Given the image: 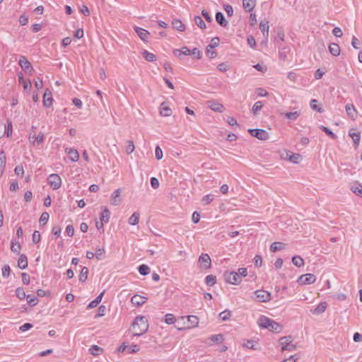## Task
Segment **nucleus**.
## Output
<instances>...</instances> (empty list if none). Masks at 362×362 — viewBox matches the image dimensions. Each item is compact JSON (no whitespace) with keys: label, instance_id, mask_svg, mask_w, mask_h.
I'll use <instances>...</instances> for the list:
<instances>
[{"label":"nucleus","instance_id":"obj_1","mask_svg":"<svg viewBox=\"0 0 362 362\" xmlns=\"http://www.w3.org/2000/svg\"><path fill=\"white\" fill-rule=\"evenodd\" d=\"M168 325H174L178 330L194 328L199 323V318H163Z\"/></svg>","mask_w":362,"mask_h":362},{"label":"nucleus","instance_id":"obj_2","mask_svg":"<svg viewBox=\"0 0 362 362\" xmlns=\"http://www.w3.org/2000/svg\"><path fill=\"white\" fill-rule=\"evenodd\" d=\"M148 329L147 318H134L132 324V332L134 336H141Z\"/></svg>","mask_w":362,"mask_h":362},{"label":"nucleus","instance_id":"obj_3","mask_svg":"<svg viewBox=\"0 0 362 362\" xmlns=\"http://www.w3.org/2000/svg\"><path fill=\"white\" fill-rule=\"evenodd\" d=\"M258 325L269 331L279 332L281 330L280 325L270 318H259Z\"/></svg>","mask_w":362,"mask_h":362},{"label":"nucleus","instance_id":"obj_4","mask_svg":"<svg viewBox=\"0 0 362 362\" xmlns=\"http://www.w3.org/2000/svg\"><path fill=\"white\" fill-rule=\"evenodd\" d=\"M293 339L291 335L281 337L279 340V345L281 346V351L284 352V351H295L297 348V346L293 344Z\"/></svg>","mask_w":362,"mask_h":362},{"label":"nucleus","instance_id":"obj_5","mask_svg":"<svg viewBox=\"0 0 362 362\" xmlns=\"http://www.w3.org/2000/svg\"><path fill=\"white\" fill-rule=\"evenodd\" d=\"M224 280L230 284L237 285L241 282V279H240V274L235 272H228L226 271L223 273Z\"/></svg>","mask_w":362,"mask_h":362},{"label":"nucleus","instance_id":"obj_6","mask_svg":"<svg viewBox=\"0 0 362 362\" xmlns=\"http://www.w3.org/2000/svg\"><path fill=\"white\" fill-rule=\"evenodd\" d=\"M13 134V124L10 119H7L6 124H0V138L4 137L5 135L7 137H11Z\"/></svg>","mask_w":362,"mask_h":362},{"label":"nucleus","instance_id":"obj_7","mask_svg":"<svg viewBox=\"0 0 362 362\" xmlns=\"http://www.w3.org/2000/svg\"><path fill=\"white\" fill-rule=\"evenodd\" d=\"M48 184L54 189L57 190L62 186V179L58 174H51L47 178Z\"/></svg>","mask_w":362,"mask_h":362},{"label":"nucleus","instance_id":"obj_8","mask_svg":"<svg viewBox=\"0 0 362 362\" xmlns=\"http://www.w3.org/2000/svg\"><path fill=\"white\" fill-rule=\"evenodd\" d=\"M248 132L251 136L262 141H266L269 137V133L266 130L262 129H250Z\"/></svg>","mask_w":362,"mask_h":362},{"label":"nucleus","instance_id":"obj_9","mask_svg":"<svg viewBox=\"0 0 362 362\" xmlns=\"http://www.w3.org/2000/svg\"><path fill=\"white\" fill-rule=\"evenodd\" d=\"M198 262L200 264V267L203 269H207L211 267V257L208 254L202 253L198 259Z\"/></svg>","mask_w":362,"mask_h":362},{"label":"nucleus","instance_id":"obj_10","mask_svg":"<svg viewBox=\"0 0 362 362\" xmlns=\"http://www.w3.org/2000/svg\"><path fill=\"white\" fill-rule=\"evenodd\" d=\"M315 276L310 273L301 275L298 279V282L301 285L312 284L315 283Z\"/></svg>","mask_w":362,"mask_h":362},{"label":"nucleus","instance_id":"obj_11","mask_svg":"<svg viewBox=\"0 0 362 362\" xmlns=\"http://www.w3.org/2000/svg\"><path fill=\"white\" fill-rule=\"evenodd\" d=\"M255 298L259 302H267L270 300L271 294L264 290H257L255 292Z\"/></svg>","mask_w":362,"mask_h":362},{"label":"nucleus","instance_id":"obj_12","mask_svg":"<svg viewBox=\"0 0 362 362\" xmlns=\"http://www.w3.org/2000/svg\"><path fill=\"white\" fill-rule=\"evenodd\" d=\"M53 98L51 91L47 88L43 95V105L45 107H50L52 105Z\"/></svg>","mask_w":362,"mask_h":362},{"label":"nucleus","instance_id":"obj_13","mask_svg":"<svg viewBox=\"0 0 362 362\" xmlns=\"http://www.w3.org/2000/svg\"><path fill=\"white\" fill-rule=\"evenodd\" d=\"M18 64L20 65L21 69L25 71H27L29 70L30 72V71H33L31 64L28 62L27 58L24 56H21L20 57L19 61H18Z\"/></svg>","mask_w":362,"mask_h":362},{"label":"nucleus","instance_id":"obj_14","mask_svg":"<svg viewBox=\"0 0 362 362\" xmlns=\"http://www.w3.org/2000/svg\"><path fill=\"white\" fill-rule=\"evenodd\" d=\"M134 30L138 36L144 42H147L150 36V33L144 28L139 27H134Z\"/></svg>","mask_w":362,"mask_h":362},{"label":"nucleus","instance_id":"obj_15","mask_svg":"<svg viewBox=\"0 0 362 362\" xmlns=\"http://www.w3.org/2000/svg\"><path fill=\"white\" fill-rule=\"evenodd\" d=\"M65 152L69 155V158L73 162H76L79 159V153L77 150L71 148H66Z\"/></svg>","mask_w":362,"mask_h":362},{"label":"nucleus","instance_id":"obj_16","mask_svg":"<svg viewBox=\"0 0 362 362\" xmlns=\"http://www.w3.org/2000/svg\"><path fill=\"white\" fill-rule=\"evenodd\" d=\"M256 6V0H243V6L245 12H251Z\"/></svg>","mask_w":362,"mask_h":362},{"label":"nucleus","instance_id":"obj_17","mask_svg":"<svg viewBox=\"0 0 362 362\" xmlns=\"http://www.w3.org/2000/svg\"><path fill=\"white\" fill-rule=\"evenodd\" d=\"M216 21L222 27L226 28L228 25V21L226 19L222 12L218 11L216 13Z\"/></svg>","mask_w":362,"mask_h":362},{"label":"nucleus","instance_id":"obj_18","mask_svg":"<svg viewBox=\"0 0 362 362\" xmlns=\"http://www.w3.org/2000/svg\"><path fill=\"white\" fill-rule=\"evenodd\" d=\"M347 115L351 119H355L357 115V110L353 104H347L345 107Z\"/></svg>","mask_w":362,"mask_h":362},{"label":"nucleus","instance_id":"obj_19","mask_svg":"<svg viewBox=\"0 0 362 362\" xmlns=\"http://www.w3.org/2000/svg\"><path fill=\"white\" fill-rule=\"evenodd\" d=\"M120 193L121 192L119 189H117L114 191L111 196V204L114 206H117L121 202L119 199Z\"/></svg>","mask_w":362,"mask_h":362},{"label":"nucleus","instance_id":"obj_20","mask_svg":"<svg viewBox=\"0 0 362 362\" xmlns=\"http://www.w3.org/2000/svg\"><path fill=\"white\" fill-rule=\"evenodd\" d=\"M209 107L215 112H222L224 110L223 105L221 103H218L214 100H209Z\"/></svg>","mask_w":362,"mask_h":362},{"label":"nucleus","instance_id":"obj_21","mask_svg":"<svg viewBox=\"0 0 362 362\" xmlns=\"http://www.w3.org/2000/svg\"><path fill=\"white\" fill-rule=\"evenodd\" d=\"M44 134L42 132H40L37 136L31 135L29 136V141L30 143L34 144L35 141L37 144H40L44 141Z\"/></svg>","mask_w":362,"mask_h":362},{"label":"nucleus","instance_id":"obj_22","mask_svg":"<svg viewBox=\"0 0 362 362\" xmlns=\"http://www.w3.org/2000/svg\"><path fill=\"white\" fill-rule=\"evenodd\" d=\"M131 302L132 304L140 306L145 303L146 298L144 296H139V295H134L132 299Z\"/></svg>","mask_w":362,"mask_h":362},{"label":"nucleus","instance_id":"obj_23","mask_svg":"<svg viewBox=\"0 0 362 362\" xmlns=\"http://www.w3.org/2000/svg\"><path fill=\"white\" fill-rule=\"evenodd\" d=\"M269 26L268 21L264 20L260 22L259 29L262 31L263 35L265 36L266 37H267V36L269 35Z\"/></svg>","mask_w":362,"mask_h":362},{"label":"nucleus","instance_id":"obj_24","mask_svg":"<svg viewBox=\"0 0 362 362\" xmlns=\"http://www.w3.org/2000/svg\"><path fill=\"white\" fill-rule=\"evenodd\" d=\"M173 54L181 59L182 55H191V50L187 47H183L181 49H175Z\"/></svg>","mask_w":362,"mask_h":362},{"label":"nucleus","instance_id":"obj_25","mask_svg":"<svg viewBox=\"0 0 362 362\" xmlns=\"http://www.w3.org/2000/svg\"><path fill=\"white\" fill-rule=\"evenodd\" d=\"M18 267L21 269H25L28 267V259L25 255L21 254L18 260Z\"/></svg>","mask_w":362,"mask_h":362},{"label":"nucleus","instance_id":"obj_26","mask_svg":"<svg viewBox=\"0 0 362 362\" xmlns=\"http://www.w3.org/2000/svg\"><path fill=\"white\" fill-rule=\"evenodd\" d=\"M329 51L334 57H337L340 54V47L337 43H331L329 45Z\"/></svg>","mask_w":362,"mask_h":362},{"label":"nucleus","instance_id":"obj_27","mask_svg":"<svg viewBox=\"0 0 362 362\" xmlns=\"http://www.w3.org/2000/svg\"><path fill=\"white\" fill-rule=\"evenodd\" d=\"M160 114L163 117H168L171 115L172 111L165 103H163L160 107Z\"/></svg>","mask_w":362,"mask_h":362},{"label":"nucleus","instance_id":"obj_28","mask_svg":"<svg viewBox=\"0 0 362 362\" xmlns=\"http://www.w3.org/2000/svg\"><path fill=\"white\" fill-rule=\"evenodd\" d=\"M349 134L352 138L355 146L356 147L358 146V145L360 142V139H361L360 133L355 132H354V129H351L349 131Z\"/></svg>","mask_w":362,"mask_h":362},{"label":"nucleus","instance_id":"obj_29","mask_svg":"<svg viewBox=\"0 0 362 362\" xmlns=\"http://www.w3.org/2000/svg\"><path fill=\"white\" fill-rule=\"evenodd\" d=\"M173 28L178 31H184L185 25L179 19H173L172 22Z\"/></svg>","mask_w":362,"mask_h":362},{"label":"nucleus","instance_id":"obj_30","mask_svg":"<svg viewBox=\"0 0 362 362\" xmlns=\"http://www.w3.org/2000/svg\"><path fill=\"white\" fill-rule=\"evenodd\" d=\"M257 345H258V343L252 339L245 340L244 341V343L243 344V346L244 347H246V348L250 349H253V350L258 349V348L256 346Z\"/></svg>","mask_w":362,"mask_h":362},{"label":"nucleus","instance_id":"obj_31","mask_svg":"<svg viewBox=\"0 0 362 362\" xmlns=\"http://www.w3.org/2000/svg\"><path fill=\"white\" fill-rule=\"evenodd\" d=\"M140 214L139 212H134L128 219V223L132 226H135L139 223Z\"/></svg>","mask_w":362,"mask_h":362},{"label":"nucleus","instance_id":"obj_32","mask_svg":"<svg viewBox=\"0 0 362 362\" xmlns=\"http://www.w3.org/2000/svg\"><path fill=\"white\" fill-rule=\"evenodd\" d=\"M281 115H284L285 118L294 121L300 116V114L299 112L295 111V112L281 113Z\"/></svg>","mask_w":362,"mask_h":362},{"label":"nucleus","instance_id":"obj_33","mask_svg":"<svg viewBox=\"0 0 362 362\" xmlns=\"http://www.w3.org/2000/svg\"><path fill=\"white\" fill-rule=\"evenodd\" d=\"M103 351V348L98 346V345H93L89 349V353L95 356L100 355Z\"/></svg>","mask_w":362,"mask_h":362},{"label":"nucleus","instance_id":"obj_34","mask_svg":"<svg viewBox=\"0 0 362 362\" xmlns=\"http://www.w3.org/2000/svg\"><path fill=\"white\" fill-rule=\"evenodd\" d=\"M110 216V212L107 208H104L100 215V221L102 222H105V223L109 222Z\"/></svg>","mask_w":362,"mask_h":362},{"label":"nucleus","instance_id":"obj_35","mask_svg":"<svg viewBox=\"0 0 362 362\" xmlns=\"http://www.w3.org/2000/svg\"><path fill=\"white\" fill-rule=\"evenodd\" d=\"M351 190L355 194L362 197V185L359 183H356L351 186Z\"/></svg>","mask_w":362,"mask_h":362},{"label":"nucleus","instance_id":"obj_36","mask_svg":"<svg viewBox=\"0 0 362 362\" xmlns=\"http://www.w3.org/2000/svg\"><path fill=\"white\" fill-rule=\"evenodd\" d=\"M88 267H83L81 269L80 274H79V278H78L79 281L82 283L85 282L88 278Z\"/></svg>","mask_w":362,"mask_h":362},{"label":"nucleus","instance_id":"obj_37","mask_svg":"<svg viewBox=\"0 0 362 362\" xmlns=\"http://www.w3.org/2000/svg\"><path fill=\"white\" fill-rule=\"evenodd\" d=\"M326 308H327V303L325 302H322V303H320L315 308V310L313 311V314H315V315H320L323 312H325V310H326Z\"/></svg>","mask_w":362,"mask_h":362},{"label":"nucleus","instance_id":"obj_38","mask_svg":"<svg viewBox=\"0 0 362 362\" xmlns=\"http://www.w3.org/2000/svg\"><path fill=\"white\" fill-rule=\"evenodd\" d=\"M141 54L143 57L148 62H154L156 59V57L154 54L151 53L147 50H144Z\"/></svg>","mask_w":362,"mask_h":362},{"label":"nucleus","instance_id":"obj_39","mask_svg":"<svg viewBox=\"0 0 362 362\" xmlns=\"http://www.w3.org/2000/svg\"><path fill=\"white\" fill-rule=\"evenodd\" d=\"M25 299L30 306H35L38 303V299L35 295H27Z\"/></svg>","mask_w":362,"mask_h":362},{"label":"nucleus","instance_id":"obj_40","mask_svg":"<svg viewBox=\"0 0 362 362\" xmlns=\"http://www.w3.org/2000/svg\"><path fill=\"white\" fill-rule=\"evenodd\" d=\"M293 264L298 267H300L304 264L303 259L300 256H293L292 257Z\"/></svg>","mask_w":362,"mask_h":362},{"label":"nucleus","instance_id":"obj_41","mask_svg":"<svg viewBox=\"0 0 362 362\" xmlns=\"http://www.w3.org/2000/svg\"><path fill=\"white\" fill-rule=\"evenodd\" d=\"M138 271L141 275L146 276L149 274L150 268L146 264H141L138 267Z\"/></svg>","mask_w":362,"mask_h":362},{"label":"nucleus","instance_id":"obj_42","mask_svg":"<svg viewBox=\"0 0 362 362\" xmlns=\"http://www.w3.org/2000/svg\"><path fill=\"white\" fill-rule=\"evenodd\" d=\"M320 129L323 131L328 136H329L332 139H337V135L330 130L328 127L321 125Z\"/></svg>","mask_w":362,"mask_h":362},{"label":"nucleus","instance_id":"obj_43","mask_svg":"<svg viewBox=\"0 0 362 362\" xmlns=\"http://www.w3.org/2000/svg\"><path fill=\"white\" fill-rule=\"evenodd\" d=\"M216 282V277L212 274L208 275L205 278V283L207 286H212Z\"/></svg>","mask_w":362,"mask_h":362},{"label":"nucleus","instance_id":"obj_44","mask_svg":"<svg viewBox=\"0 0 362 362\" xmlns=\"http://www.w3.org/2000/svg\"><path fill=\"white\" fill-rule=\"evenodd\" d=\"M284 248L283 243L280 242H275L271 245L270 251L276 252V251L281 250Z\"/></svg>","mask_w":362,"mask_h":362},{"label":"nucleus","instance_id":"obj_45","mask_svg":"<svg viewBox=\"0 0 362 362\" xmlns=\"http://www.w3.org/2000/svg\"><path fill=\"white\" fill-rule=\"evenodd\" d=\"M6 156L4 151H1L0 153V174L3 173L4 168L6 166Z\"/></svg>","mask_w":362,"mask_h":362},{"label":"nucleus","instance_id":"obj_46","mask_svg":"<svg viewBox=\"0 0 362 362\" xmlns=\"http://www.w3.org/2000/svg\"><path fill=\"white\" fill-rule=\"evenodd\" d=\"M194 22L196 25L201 29H205L206 27V23L199 16H197L194 17Z\"/></svg>","mask_w":362,"mask_h":362},{"label":"nucleus","instance_id":"obj_47","mask_svg":"<svg viewBox=\"0 0 362 362\" xmlns=\"http://www.w3.org/2000/svg\"><path fill=\"white\" fill-rule=\"evenodd\" d=\"M223 335L221 334H214L210 337V340L214 343H220L223 341Z\"/></svg>","mask_w":362,"mask_h":362},{"label":"nucleus","instance_id":"obj_48","mask_svg":"<svg viewBox=\"0 0 362 362\" xmlns=\"http://www.w3.org/2000/svg\"><path fill=\"white\" fill-rule=\"evenodd\" d=\"M105 253V250L103 247V248H98L94 254H95V257H96V259L100 260V259H103L104 258Z\"/></svg>","mask_w":362,"mask_h":362},{"label":"nucleus","instance_id":"obj_49","mask_svg":"<svg viewBox=\"0 0 362 362\" xmlns=\"http://www.w3.org/2000/svg\"><path fill=\"white\" fill-rule=\"evenodd\" d=\"M317 100L315 99H312L310 103V105L311 108L314 110H316L318 112H322L323 110L321 107H319L317 105Z\"/></svg>","mask_w":362,"mask_h":362},{"label":"nucleus","instance_id":"obj_50","mask_svg":"<svg viewBox=\"0 0 362 362\" xmlns=\"http://www.w3.org/2000/svg\"><path fill=\"white\" fill-rule=\"evenodd\" d=\"M288 160L293 163H298L301 160V156L298 153H292V155L289 156Z\"/></svg>","mask_w":362,"mask_h":362},{"label":"nucleus","instance_id":"obj_51","mask_svg":"<svg viewBox=\"0 0 362 362\" xmlns=\"http://www.w3.org/2000/svg\"><path fill=\"white\" fill-rule=\"evenodd\" d=\"M16 296L21 299V300H23L24 298H26V294L24 291V289L23 288H16Z\"/></svg>","mask_w":362,"mask_h":362},{"label":"nucleus","instance_id":"obj_52","mask_svg":"<svg viewBox=\"0 0 362 362\" xmlns=\"http://www.w3.org/2000/svg\"><path fill=\"white\" fill-rule=\"evenodd\" d=\"M11 250L13 252L16 253L18 255L20 254L21 245L19 243H14L13 241L11 242Z\"/></svg>","mask_w":362,"mask_h":362},{"label":"nucleus","instance_id":"obj_53","mask_svg":"<svg viewBox=\"0 0 362 362\" xmlns=\"http://www.w3.org/2000/svg\"><path fill=\"white\" fill-rule=\"evenodd\" d=\"M263 105L261 101L256 102L252 106V112L256 115L262 107Z\"/></svg>","mask_w":362,"mask_h":362},{"label":"nucleus","instance_id":"obj_54","mask_svg":"<svg viewBox=\"0 0 362 362\" xmlns=\"http://www.w3.org/2000/svg\"><path fill=\"white\" fill-rule=\"evenodd\" d=\"M134 144L133 141L129 140L127 141V146L126 147V152L127 154H131L134 151Z\"/></svg>","mask_w":362,"mask_h":362},{"label":"nucleus","instance_id":"obj_55","mask_svg":"<svg viewBox=\"0 0 362 362\" xmlns=\"http://www.w3.org/2000/svg\"><path fill=\"white\" fill-rule=\"evenodd\" d=\"M41 240V235H40V233L38 230H35L33 234V237H32V240L34 244H37Z\"/></svg>","mask_w":362,"mask_h":362},{"label":"nucleus","instance_id":"obj_56","mask_svg":"<svg viewBox=\"0 0 362 362\" xmlns=\"http://www.w3.org/2000/svg\"><path fill=\"white\" fill-rule=\"evenodd\" d=\"M62 228L59 226H54L52 229V233L56 238H59L61 235Z\"/></svg>","mask_w":362,"mask_h":362},{"label":"nucleus","instance_id":"obj_57","mask_svg":"<svg viewBox=\"0 0 362 362\" xmlns=\"http://www.w3.org/2000/svg\"><path fill=\"white\" fill-rule=\"evenodd\" d=\"M220 40L218 37H215L212 38L211 43L207 46V47L215 48L218 46Z\"/></svg>","mask_w":362,"mask_h":362},{"label":"nucleus","instance_id":"obj_58","mask_svg":"<svg viewBox=\"0 0 362 362\" xmlns=\"http://www.w3.org/2000/svg\"><path fill=\"white\" fill-rule=\"evenodd\" d=\"M49 215L47 212H43L40 218V223L45 224L49 220Z\"/></svg>","mask_w":362,"mask_h":362},{"label":"nucleus","instance_id":"obj_59","mask_svg":"<svg viewBox=\"0 0 362 362\" xmlns=\"http://www.w3.org/2000/svg\"><path fill=\"white\" fill-rule=\"evenodd\" d=\"M1 271H2V276L4 278L8 277V276L10 274L11 269H10V267L8 264L4 265Z\"/></svg>","mask_w":362,"mask_h":362},{"label":"nucleus","instance_id":"obj_60","mask_svg":"<svg viewBox=\"0 0 362 362\" xmlns=\"http://www.w3.org/2000/svg\"><path fill=\"white\" fill-rule=\"evenodd\" d=\"M106 307L103 305H100L98 308V313L95 317H103L105 315Z\"/></svg>","mask_w":362,"mask_h":362},{"label":"nucleus","instance_id":"obj_61","mask_svg":"<svg viewBox=\"0 0 362 362\" xmlns=\"http://www.w3.org/2000/svg\"><path fill=\"white\" fill-rule=\"evenodd\" d=\"M155 156L157 160H160L163 158V151L159 146L156 147Z\"/></svg>","mask_w":362,"mask_h":362},{"label":"nucleus","instance_id":"obj_62","mask_svg":"<svg viewBox=\"0 0 362 362\" xmlns=\"http://www.w3.org/2000/svg\"><path fill=\"white\" fill-rule=\"evenodd\" d=\"M206 54L210 59H214L216 57L217 53L216 52L213 50V48L206 47Z\"/></svg>","mask_w":362,"mask_h":362},{"label":"nucleus","instance_id":"obj_63","mask_svg":"<svg viewBox=\"0 0 362 362\" xmlns=\"http://www.w3.org/2000/svg\"><path fill=\"white\" fill-rule=\"evenodd\" d=\"M224 10L226 12L228 16L231 17L233 15V8L232 6L229 4H225Z\"/></svg>","mask_w":362,"mask_h":362},{"label":"nucleus","instance_id":"obj_64","mask_svg":"<svg viewBox=\"0 0 362 362\" xmlns=\"http://www.w3.org/2000/svg\"><path fill=\"white\" fill-rule=\"evenodd\" d=\"M299 356L297 355H291L289 356V358L284 359L281 362H296L298 359H299Z\"/></svg>","mask_w":362,"mask_h":362}]
</instances>
